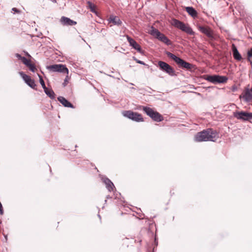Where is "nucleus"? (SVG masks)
I'll return each mask as SVG.
<instances>
[{"label": "nucleus", "instance_id": "nucleus-1", "mask_svg": "<svg viewBox=\"0 0 252 252\" xmlns=\"http://www.w3.org/2000/svg\"><path fill=\"white\" fill-rule=\"evenodd\" d=\"M218 137L217 131L212 128H207L201 132H198L194 137L196 142L215 141Z\"/></svg>", "mask_w": 252, "mask_h": 252}, {"label": "nucleus", "instance_id": "nucleus-2", "mask_svg": "<svg viewBox=\"0 0 252 252\" xmlns=\"http://www.w3.org/2000/svg\"><path fill=\"white\" fill-rule=\"evenodd\" d=\"M165 54L168 57L174 61V62L178 64L179 67L188 70H190L193 68L194 66L192 64L186 62L182 59L176 56L172 53L169 51H166Z\"/></svg>", "mask_w": 252, "mask_h": 252}, {"label": "nucleus", "instance_id": "nucleus-3", "mask_svg": "<svg viewBox=\"0 0 252 252\" xmlns=\"http://www.w3.org/2000/svg\"><path fill=\"white\" fill-rule=\"evenodd\" d=\"M172 25L189 35H193L195 34L190 27L187 26L185 23L177 19H173Z\"/></svg>", "mask_w": 252, "mask_h": 252}, {"label": "nucleus", "instance_id": "nucleus-4", "mask_svg": "<svg viewBox=\"0 0 252 252\" xmlns=\"http://www.w3.org/2000/svg\"><path fill=\"white\" fill-rule=\"evenodd\" d=\"M158 66L160 70L168 74L171 76H176L177 74L175 69L167 63L159 61L158 62Z\"/></svg>", "mask_w": 252, "mask_h": 252}, {"label": "nucleus", "instance_id": "nucleus-5", "mask_svg": "<svg viewBox=\"0 0 252 252\" xmlns=\"http://www.w3.org/2000/svg\"><path fill=\"white\" fill-rule=\"evenodd\" d=\"M204 78L214 84L224 83L228 80V77L226 76H220L219 75H207Z\"/></svg>", "mask_w": 252, "mask_h": 252}, {"label": "nucleus", "instance_id": "nucleus-6", "mask_svg": "<svg viewBox=\"0 0 252 252\" xmlns=\"http://www.w3.org/2000/svg\"><path fill=\"white\" fill-rule=\"evenodd\" d=\"M123 115L133 121L136 122H143L144 119L142 115L137 112H134L131 110L124 111L123 112Z\"/></svg>", "mask_w": 252, "mask_h": 252}, {"label": "nucleus", "instance_id": "nucleus-7", "mask_svg": "<svg viewBox=\"0 0 252 252\" xmlns=\"http://www.w3.org/2000/svg\"><path fill=\"white\" fill-rule=\"evenodd\" d=\"M47 68L52 72H59L64 73H68V69L65 65L61 64H55L47 66Z\"/></svg>", "mask_w": 252, "mask_h": 252}, {"label": "nucleus", "instance_id": "nucleus-8", "mask_svg": "<svg viewBox=\"0 0 252 252\" xmlns=\"http://www.w3.org/2000/svg\"><path fill=\"white\" fill-rule=\"evenodd\" d=\"M239 98H242L244 101L247 103L252 100V88L250 87V85L245 88L243 94L239 96Z\"/></svg>", "mask_w": 252, "mask_h": 252}, {"label": "nucleus", "instance_id": "nucleus-9", "mask_svg": "<svg viewBox=\"0 0 252 252\" xmlns=\"http://www.w3.org/2000/svg\"><path fill=\"white\" fill-rule=\"evenodd\" d=\"M198 30L202 33L205 34L209 38H213V33L211 30L208 27H205L200 25H197Z\"/></svg>", "mask_w": 252, "mask_h": 252}, {"label": "nucleus", "instance_id": "nucleus-10", "mask_svg": "<svg viewBox=\"0 0 252 252\" xmlns=\"http://www.w3.org/2000/svg\"><path fill=\"white\" fill-rule=\"evenodd\" d=\"M233 116L238 120L243 121H247V111H235L233 113Z\"/></svg>", "mask_w": 252, "mask_h": 252}, {"label": "nucleus", "instance_id": "nucleus-11", "mask_svg": "<svg viewBox=\"0 0 252 252\" xmlns=\"http://www.w3.org/2000/svg\"><path fill=\"white\" fill-rule=\"evenodd\" d=\"M127 39L130 46L137 50L139 53H142L141 46L133 38L127 35Z\"/></svg>", "mask_w": 252, "mask_h": 252}, {"label": "nucleus", "instance_id": "nucleus-12", "mask_svg": "<svg viewBox=\"0 0 252 252\" xmlns=\"http://www.w3.org/2000/svg\"><path fill=\"white\" fill-rule=\"evenodd\" d=\"M102 180L103 182L105 184L106 188L109 192L113 190L114 188H115V186L110 179L106 177H104L102 178Z\"/></svg>", "mask_w": 252, "mask_h": 252}, {"label": "nucleus", "instance_id": "nucleus-13", "mask_svg": "<svg viewBox=\"0 0 252 252\" xmlns=\"http://www.w3.org/2000/svg\"><path fill=\"white\" fill-rule=\"evenodd\" d=\"M61 22L62 24L64 26H73L76 25L77 24L76 21L64 16L62 17L61 19Z\"/></svg>", "mask_w": 252, "mask_h": 252}, {"label": "nucleus", "instance_id": "nucleus-14", "mask_svg": "<svg viewBox=\"0 0 252 252\" xmlns=\"http://www.w3.org/2000/svg\"><path fill=\"white\" fill-rule=\"evenodd\" d=\"M58 100L62 104V105L65 107H69L73 108L74 106L69 101L63 96H60L58 97Z\"/></svg>", "mask_w": 252, "mask_h": 252}, {"label": "nucleus", "instance_id": "nucleus-15", "mask_svg": "<svg viewBox=\"0 0 252 252\" xmlns=\"http://www.w3.org/2000/svg\"><path fill=\"white\" fill-rule=\"evenodd\" d=\"M108 21L109 23H112L114 25L117 26H121L122 22L120 19L116 16L110 15Z\"/></svg>", "mask_w": 252, "mask_h": 252}, {"label": "nucleus", "instance_id": "nucleus-16", "mask_svg": "<svg viewBox=\"0 0 252 252\" xmlns=\"http://www.w3.org/2000/svg\"><path fill=\"white\" fill-rule=\"evenodd\" d=\"M232 50L234 58L237 61H240L242 59V56L234 44L232 45Z\"/></svg>", "mask_w": 252, "mask_h": 252}, {"label": "nucleus", "instance_id": "nucleus-17", "mask_svg": "<svg viewBox=\"0 0 252 252\" xmlns=\"http://www.w3.org/2000/svg\"><path fill=\"white\" fill-rule=\"evenodd\" d=\"M159 40L163 42L167 45H171L172 44L171 41L163 33H160V35L157 38Z\"/></svg>", "mask_w": 252, "mask_h": 252}, {"label": "nucleus", "instance_id": "nucleus-18", "mask_svg": "<svg viewBox=\"0 0 252 252\" xmlns=\"http://www.w3.org/2000/svg\"><path fill=\"white\" fill-rule=\"evenodd\" d=\"M150 117L156 122H160L163 120L162 115L157 111H154Z\"/></svg>", "mask_w": 252, "mask_h": 252}, {"label": "nucleus", "instance_id": "nucleus-19", "mask_svg": "<svg viewBox=\"0 0 252 252\" xmlns=\"http://www.w3.org/2000/svg\"><path fill=\"white\" fill-rule=\"evenodd\" d=\"M186 10L193 18L197 17V12L193 7L190 6L186 7Z\"/></svg>", "mask_w": 252, "mask_h": 252}, {"label": "nucleus", "instance_id": "nucleus-20", "mask_svg": "<svg viewBox=\"0 0 252 252\" xmlns=\"http://www.w3.org/2000/svg\"><path fill=\"white\" fill-rule=\"evenodd\" d=\"M45 93L48 95L51 99H53L55 98V94L52 89L46 88V89L44 90Z\"/></svg>", "mask_w": 252, "mask_h": 252}, {"label": "nucleus", "instance_id": "nucleus-21", "mask_svg": "<svg viewBox=\"0 0 252 252\" xmlns=\"http://www.w3.org/2000/svg\"><path fill=\"white\" fill-rule=\"evenodd\" d=\"M142 107V110L149 117L152 116L153 113L155 111L150 107L147 106H141Z\"/></svg>", "mask_w": 252, "mask_h": 252}, {"label": "nucleus", "instance_id": "nucleus-22", "mask_svg": "<svg viewBox=\"0 0 252 252\" xmlns=\"http://www.w3.org/2000/svg\"><path fill=\"white\" fill-rule=\"evenodd\" d=\"M160 32L157 29L152 27V30L150 31V34L155 36L157 38L159 36Z\"/></svg>", "mask_w": 252, "mask_h": 252}, {"label": "nucleus", "instance_id": "nucleus-23", "mask_svg": "<svg viewBox=\"0 0 252 252\" xmlns=\"http://www.w3.org/2000/svg\"><path fill=\"white\" fill-rule=\"evenodd\" d=\"M26 83L32 89H35L36 85L35 84L34 80L30 78V79L28 80V81L26 82Z\"/></svg>", "mask_w": 252, "mask_h": 252}, {"label": "nucleus", "instance_id": "nucleus-24", "mask_svg": "<svg viewBox=\"0 0 252 252\" xmlns=\"http://www.w3.org/2000/svg\"><path fill=\"white\" fill-rule=\"evenodd\" d=\"M88 6L89 7L90 10L93 12L95 13V5L91 1H87Z\"/></svg>", "mask_w": 252, "mask_h": 252}, {"label": "nucleus", "instance_id": "nucleus-25", "mask_svg": "<svg viewBox=\"0 0 252 252\" xmlns=\"http://www.w3.org/2000/svg\"><path fill=\"white\" fill-rule=\"evenodd\" d=\"M19 73L25 82L28 81V80L31 78L30 76L25 74L23 71H20Z\"/></svg>", "mask_w": 252, "mask_h": 252}, {"label": "nucleus", "instance_id": "nucleus-26", "mask_svg": "<svg viewBox=\"0 0 252 252\" xmlns=\"http://www.w3.org/2000/svg\"><path fill=\"white\" fill-rule=\"evenodd\" d=\"M38 75L39 78V82H40L41 85L42 86V87L43 88V89L44 90L46 89L47 87H46L45 84L44 83V81L42 76L41 75H40L39 74H38Z\"/></svg>", "mask_w": 252, "mask_h": 252}, {"label": "nucleus", "instance_id": "nucleus-27", "mask_svg": "<svg viewBox=\"0 0 252 252\" xmlns=\"http://www.w3.org/2000/svg\"><path fill=\"white\" fill-rule=\"evenodd\" d=\"M27 66L29 68L30 70L32 72H34L35 71V70L36 69L35 65L31 63H30Z\"/></svg>", "mask_w": 252, "mask_h": 252}, {"label": "nucleus", "instance_id": "nucleus-28", "mask_svg": "<svg viewBox=\"0 0 252 252\" xmlns=\"http://www.w3.org/2000/svg\"><path fill=\"white\" fill-rule=\"evenodd\" d=\"M21 61L27 66L28 65V64L30 63H31V61L30 60H28L26 57H23V58L21 60Z\"/></svg>", "mask_w": 252, "mask_h": 252}, {"label": "nucleus", "instance_id": "nucleus-29", "mask_svg": "<svg viewBox=\"0 0 252 252\" xmlns=\"http://www.w3.org/2000/svg\"><path fill=\"white\" fill-rule=\"evenodd\" d=\"M247 121L252 120V113L247 112Z\"/></svg>", "mask_w": 252, "mask_h": 252}, {"label": "nucleus", "instance_id": "nucleus-30", "mask_svg": "<svg viewBox=\"0 0 252 252\" xmlns=\"http://www.w3.org/2000/svg\"><path fill=\"white\" fill-rule=\"evenodd\" d=\"M134 60L136 62V63L140 64H142V65H148L147 64H146L144 62H143V61H141L140 60H138V59H136L134 58Z\"/></svg>", "mask_w": 252, "mask_h": 252}, {"label": "nucleus", "instance_id": "nucleus-31", "mask_svg": "<svg viewBox=\"0 0 252 252\" xmlns=\"http://www.w3.org/2000/svg\"><path fill=\"white\" fill-rule=\"evenodd\" d=\"M247 55L248 58H251L252 57V48L248 51Z\"/></svg>", "mask_w": 252, "mask_h": 252}, {"label": "nucleus", "instance_id": "nucleus-32", "mask_svg": "<svg viewBox=\"0 0 252 252\" xmlns=\"http://www.w3.org/2000/svg\"><path fill=\"white\" fill-rule=\"evenodd\" d=\"M15 57L21 61L22 59V58H23V57H22L21 55H20L19 54H18V53L15 54Z\"/></svg>", "mask_w": 252, "mask_h": 252}, {"label": "nucleus", "instance_id": "nucleus-33", "mask_svg": "<svg viewBox=\"0 0 252 252\" xmlns=\"http://www.w3.org/2000/svg\"><path fill=\"white\" fill-rule=\"evenodd\" d=\"M68 76H66L65 79L64 80V82L63 83V85L65 87L66 85L67 82H68Z\"/></svg>", "mask_w": 252, "mask_h": 252}, {"label": "nucleus", "instance_id": "nucleus-34", "mask_svg": "<svg viewBox=\"0 0 252 252\" xmlns=\"http://www.w3.org/2000/svg\"><path fill=\"white\" fill-rule=\"evenodd\" d=\"M231 90L232 92H235L237 90V88L236 86H233L231 88Z\"/></svg>", "mask_w": 252, "mask_h": 252}, {"label": "nucleus", "instance_id": "nucleus-35", "mask_svg": "<svg viewBox=\"0 0 252 252\" xmlns=\"http://www.w3.org/2000/svg\"><path fill=\"white\" fill-rule=\"evenodd\" d=\"M12 10L15 12H17V13H19L20 12V11L17 8H15V7L13 8L12 9Z\"/></svg>", "mask_w": 252, "mask_h": 252}, {"label": "nucleus", "instance_id": "nucleus-36", "mask_svg": "<svg viewBox=\"0 0 252 252\" xmlns=\"http://www.w3.org/2000/svg\"><path fill=\"white\" fill-rule=\"evenodd\" d=\"M106 199H109V198H111V197L109 195H108L106 196Z\"/></svg>", "mask_w": 252, "mask_h": 252}, {"label": "nucleus", "instance_id": "nucleus-37", "mask_svg": "<svg viewBox=\"0 0 252 252\" xmlns=\"http://www.w3.org/2000/svg\"><path fill=\"white\" fill-rule=\"evenodd\" d=\"M26 55L29 57H31L30 55L28 52H26Z\"/></svg>", "mask_w": 252, "mask_h": 252}, {"label": "nucleus", "instance_id": "nucleus-38", "mask_svg": "<svg viewBox=\"0 0 252 252\" xmlns=\"http://www.w3.org/2000/svg\"><path fill=\"white\" fill-rule=\"evenodd\" d=\"M109 75V76H110V77H113V78H114V76H112V75Z\"/></svg>", "mask_w": 252, "mask_h": 252}, {"label": "nucleus", "instance_id": "nucleus-39", "mask_svg": "<svg viewBox=\"0 0 252 252\" xmlns=\"http://www.w3.org/2000/svg\"><path fill=\"white\" fill-rule=\"evenodd\" d=\"M106 202H107V200L106 199V200H105V203H106Z\"/></svg>", "mask_w": 252, "mask_h": 252}, {"label": "nucleus", "instance_id": "nucleus-40", "mask_svg": "<svg viewBox=\"0 0 252 252\" xmlns=\"http://www.w3.org/2000/svg\"><path fill=\"white\" fill-rule=\"evenodd\" d=\"M98 217H99L100 218V216L99 214L98 215Z\"/></svg>", "mask_w": 252, "mask_h": 252}, {"label": "nucleus", "instance_id": "nucleus-41", "mask_svg": "<svg viewBox=\"0 0 252 252\" xmlns=\"http://www.w3.org/2000/svg\"><path fill=\"white\" fill-rule=\"evenodd\" d=\"M155 243H156V238L155 239Z\"/></svg>", "mask_w": 252, "mask_h": 252}, {"label": "nucleus", "instance_id": "nucleus-42", "mask_svg": "<svg viewBox=\"0 0 252 252\" xmlns=\"http://www.w3.org/2000/svg\"><path fill=\"white\" fill-rule=\"evenodd\" d=\"M5 238L7 240V236H5Z\"/></svg>", "mask_w": 252, "mask_h": 252}, {"label": "nucleus", "instance_id": "nucleus-43", "mask_svg": "<svg viewBox=\"0 0 252 252\" xmlns=\"http://www.w3.org/2000/svg\"><path fill=\"white\" fill-rule=\"evenodd\" d=\"M118 80H120V78H117Z\"/></svg>", "mask_w": 252, "mask_h": 252}]
</instances>
